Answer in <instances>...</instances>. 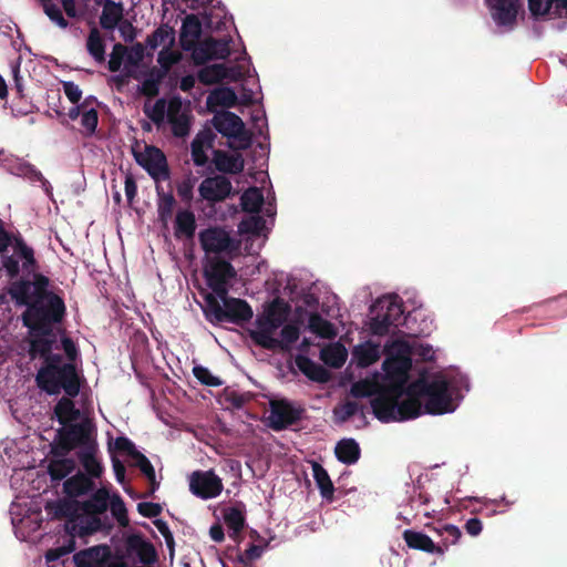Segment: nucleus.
<instances>
[{"label": "nucleus", "mask_w": 567, "mask_h": 567, "mask_svg": "<svg viewBox=\"0 0 567 567\" xmlns=\"http://www.w3.org/2000/svg\"><path fill=\"white\" fill-rule=\"evenodd\" d=\"M10 295L18 303L28 305L23 321L30 329V353L44 360L37 374L39 386L50 394L64 390L69 396L78 395L79 379L72 363L78 351L59 326L65 313L63 299L50 289L49 278L40 274H34L33 281L12 284Z\"/></svg>", "instance_id": "nucleus-1"}, {"label": "nucleus", "mask_w": 567, "mask_h": 567, "mask_svg": "<svg viewBox=\"0 0 567 567\" xmlns=\"http://www.w3.org/2000/svg\"><path fill=\"white\" fill-rule=\"evenodd\" d=\"M91 477L78 473L68 478L63 489L69 498L60 499L53 505L56 516L68 518L65 532L70 534L66 543L51 548L45 554L48 567H65L69 554L75 548L74 536H85L99 530L102 526L100 515L106 511V488L101 487L93 497L84 503L73 499L94 488ZM76 567H106V545H99L81 550L73 556Z\"/></svg>", "instance_id": "nucleus-2"}, {"label": "nucleus", "mask_w": 567, "mask_h": 567, "mask_svg": "<svg viewBox=\"0 0 567 567\" xmlns=\"http://www.w3.org/2000/svg\"><path fill=\"white\" fill-rule=\"evenodd\" d=\"M91 434L92 423L89 419L68 423L59 430L62 445L69 450L80 447L79 458L85 471L93 476H100L102 465L95 458L96 450Z\"/></svg>", "instance_id": "nucleus-3"}, {"label": "nucleus", "mask_w": 567, "mask_h": 567, "mask_svg": "<svg viewBox=\"0 0 567 567\" xmlns=\"http://www.w3.org/2000/svg\"><path fill=\"white\" fill-rule=\"evenodd\" d=\"M204 301L205 307L203 311L205 318L213 324L221 322L243 324L248 322L254 316L252 308L244 299L229 297L228 295L219 298L213 293H206Z\"/></svg>", "instance_id": "nucleus-4"}, {"label": "nucleus", "mask_w": 567, "mask_h": 567, "mask_svg": "<svg viewBox=\"0 0 567 567\" xmlns=\"http://www.w3.org/2000/svg\"><path fill=\"white\" fill-rule=\"evenodd\" d=\"M409 393L425 399L424 411L427 414L451 413L456 408L450 390V382L443 377L432 380L419 379L409 386Z\"/></svg>", "instance_id": "nucleus-5"}, {"label": "nucleus", "mask_w": 567, "mask_h": 567, "mask_svg": "<svg viewBox=\"0 0 567 567\" xmlns=\"http://www.w3.org/2000/svg\"><path fill=\"white\" fill-rule=\"evenodd\" d=\"M12 247V255L7 257L3 266L11 277H16L20 271L31 275L37 270V261L34 251L29 247L22 238H14L11 240L9 235L0 228V252L6 250L7 247Z\"/></svg>", "instance_id": "nucleus-6"}, {"label": "nucleus", "mask_w": 567, "mask_h": 567, "mask_svg": "<svg viewBox=\"0 0 567 567\" xmlns=\"http://www.w3.org/2000/svg\"><path fill=\"white\" fill-rule=\"evenodd\" d=\"M290 312L291 306L280 297L268 302L256 318V329L249 330L254 343L260 340V336L274 334L288 320Z\"/></svg>", "instance_id": "nucleus-7"}, {"label": "nucleus", "mask_w": 567, "mask_h": 567, "mask_svg": "<svg viewBox=\"0 0 567 567\" xmlns=\"http://www.w3.org/2000/svg\"><path fill=\"white\" fill-rule=\"evenodd\" d=\"M204 276L212 293L224 298L228 295L229 284L237 277V271L229 261L214 256L207 259Z\"/></svg>", "instance_id": "nucleus-8"}, {"label": "nucleus", "mask_w": 567, "mask_h": 567, "mask_svg": "<svg viewBox=\"0 0 567 567\" xmlns=\"http://www.w3.org/2000/svg\"><path fill=\"white\" fill-rule=\"evenodd\" d=\"M136 557L137 560L145 567H152L157 560V551L155 546L146 540L142 534L134 533L130 534L124 539L123 553L116 551L115 561H126L125 559Z\"/></svg>", "instance_id": "nucleus-9"}, {"label": "nucleus", "mask_w": 567, "mask_h": 567, "mask_svg": "<svg viewBox=\"0 0 567 567\" xmlns=\"http://www.w3.org/2000/svg\"><path fill=\"white\" fill-rule=\"evenodd\" d=\"M136 162L156 182L168 181L171 177L167 159L163 151L155 146H145V150L135 153Z\"/></svg>", "instance_id": "nucleus-10"}, {"label": "nucleus", "mask_w": 567, "mask_h": 567, "mask_svg": "<svg viewBox=\"0 0 567 567\" xmlns=\"http://www.w3.org/2000/svg\"><path fill=\"white\" fill-rule=\"evenodd\" d=\"M212 124L223 136L238 140L241 143V148L249 146L250 137L245 131L243 120L237 114L229 111H223L214 115Z\"/></svg>", "instance_id": "nucleus-11"}, {"label": "nucleus", "mask_w": 567, "mask_h": 567, "mask_svg": "<svg viewBox=\"0 0 567 567\" xmlns=\"http://www.w3.org/2000/svg\"><path fill=\"white\" fill-rule=\"evenodd\" d=\"M303 409L295 408L289 401L272 400L270 402V414L268 425L274 431H282L297 424L302 416Z\"/></svg>", "instance_id": "nucleus-12"}, {"label": "nucleus", "mask_w": 567, "mask_h": 567, "mask_svg": "<svg viewBox=\"0 0 567 567\" xmlns=\"http://www.w3.org/2000/svg\"><path fill=\"white\" fill-rule=\"evenodd\" d=\"M198 239L203 250L208 254H231L237 249V244L229 233L221 227H208L202 230Z\"/></svg>", "instance_id": "nucleus-13"}, {"label": "nucleus", "mask_w": 567, "mask_h": 567, "mask_svg": "<svg viewBox=\"0 0 567 567\" xmlns=\"http://www.w3.org/2000/svg\"><path fill=\"white\" fill-rule=\"evenodd\" d=\"M190 492L203 499L217 497L223 491L221 478L214 471H195L189 478Z\"/></svg>", "instance_id": "nucleus-14"}, {"label": "nucleus", "mask_w": 567, "mask_h": 567, "mask_svg": "<svg viewBox=\"0 0 567 567\" xmlns=\"http://www.w3.org/2000/svg\"><path fill=\"white\" fill-rule=\"evenodd\" d=\"M231 190L230 181L223 175L206 177L198 187L200 197L213 204L225 200L229 197Z\"/></svg>", "instance_id": "nucleus-15"}, {"label": "nucleus", "mask_w": 567, "mask_h": 567, "mask_svg": "<svg viewBox=\"0 0 567 567\" xmlns=\"http://www.w3.org/2000/svg\"><path fill=\"white\" fill-rule=\"evenodd\" d=\"M8 171L12 175L25 178L30 183H40L47 196L50 198L53 196L52 186L50 182L31 163L22 158L10 159L8 162Z\"/></svg>", "instance_id": "nucleus-16"}, {"label": "nucleus", "mask_w": 567, "mask_h": 567, "mask_svg": "<svg viewBox=\"0 0 567 567\" xmlns=\"http://www.w3.org/2000/svg\"><path fill=\"white\" fill-rule=\"evenodd\" d=\"M300 329L295 323L282 326L280 339L274 338V334L260 336V340L255 344L266 350L289 351L291 346L299 339Z\"/></svg>", "instance_id": "nucleus-17"}, {"label": "nucleus", "mask_w": 567, "mask_h": 567, "mask_svg": "<svg viewBox=\"0 0 567 567\" xmlns=\"http://www.w3.org/2000/svg\"><path fill=\"white\" fill-rule=\"evenodd\" d=\"M370 403L372 412L379 421L384 423L396 421V396L381 392Z\"/></svg>", "instance_id": "nucleus-18"}, {"label": "nucleus", "mask_w": 567, "mask_h": 567, "mask_svg": "<svg viewBox=\"0 0 567 567\" xmlns=\"http://www.w3.org/2000/svg\"><path fill=\"white\" fill-rule=\"evenodd\" d=\"M235 68H228L225 64H210L202 68L197 73L198 81L204 85H213L225 79L236 80Z\"/></svg>", "instance_id": "nucleus-19"}, {"label": "nucleus", "mask_w": 567, "mask_h": 567, "mask_svg": "<svg viewBox=\"0 0 567 567\" xmlns=\"http://www.w3.org/2000/svg\"><path fill=\"white\" fill-rule=\"evenodd\" d=\"M202 22L195 14H188L183 20L179 42L185 51H189L199 41L202 35Z\"/></svg>", "instance_id": "nucleus-20"}, {"label": "nucleus", "mask_w": 567, "mask_h": 567, "mask_svg": "<svg viewBox=\"0 0 567 567\" xmlns=\"http://www.w3.org/2000/svg\"><path fill=\"white\" fill-rule=\"evenodd\" d=\"M403 539L412 549L441 556L444 555V549L441 544H435L427 535L421 532L406 529L403 532Z\"/></svg>", "instance_id": "nucleus-21"}, {"label": "nucleus", "mask_w": 567, "mask_h": 567, "mask_svg": "<svg viewBox=\"0 0 567 567\" xmlns=\"http://www.w3.org/2000/svg\"><path fill=\"white\" fill-rule=\"evenodd\" d=\"M352 362L359 368H368L380 359V344L365 341L352 349Z\"/></svg>", "instance_id": "nucleus-22"}, {"label": "nucleus", "mask_w": 567, "mask_h": 567, "mask_svg": "<svg viewBox=\"0 0 567 567\" xmlns=\"http://www.w3.org/2000/svg\"><path fill=\"white\" fill-rule=\"evenodd\" d=\"M215 167L226 174H239L244 169V159L240 154H228L225 151H214Z\"/></svg>", "instance_id": "nucleus-23"}, {"label": "nucleus", "mask_w": 567, "mask_h": 567, "mask_svg": "<svg viewBox=\"0 0 567 567\" xmlns=\"http://www.w3.org/2000/svg\"><path fill=\"white\" fill-rule=\"evenodd\" d=\"M518 7L515 0H495L492 16L499 25H512L516 21Z\"/></svg>", "instance_id": "nucleus-24"}, {"label": "nucleus", "mask_w": 567, "mask_h": 567, "mask_svg": "<svg viewBox=\"0 0 567 567\" xmlns=\"http://www.w3.org/2000/svg\"><path fill=\"white\" fill-rule=\"evenodd\" d=\"M296 365L311 381L326 383L330 379V373L324 367L306 355H298L296 358Z\"/></svg>", "instance_id": "nucleus-25"}, {"label": "nucleus", "mask_w": 567, "mask_h": 567, "mask_svg": "<svg viewBox=\"0 0 567 567\" xmlns=\"http://www.w3.org/2000/svg\"><path fill=\"white\" fill-rule=\"evenodd\" d=\"M181 104L171 102L167 117L172 126V133L176 137H185L190 131V118L186 113H179Z\"/></svg>", "instance_id": "nucleus-26"}, {"label": "nucleus", "mask_w": 567, "mask_h": 567, "mask_svg": "<svg viewBox=\"0 0 567 567\" xmlns=\"http://www.w3.org/2000/svg\"><path fill=\"white\" fill-rule=\"evenodd\" d=\"M334 453L339 462L351 465L359 461L361 450L354 439H342L337 443Z\"/></svg>", "instance_id": "nucleus-27"}, {"label": "nucleus", "mask_w": 567, "mask_h": 567, "mask_svg": "<svg viewBox=\"0 0 567 567\" xmlns=\"http://www.w3.org/2000/svg\"><path fill=\"white\" fill-rule=\"evenodd\" d=\"M175 43V31L168 24H161L146 38V48L155 51L158 47H173Z\"/></svg>", "instance_id": "nucleus-28"}, {"label": "nucleus", "mask_w": 567, "mask_h": 567, "mask_svg": "<svg viewBox=\"0 0 567 567\" xmlns=\"http://www.w3.org/2000/svg\"><path fill=\"white\" fill-rule=\"evenodd\" d=\"M408 394V399L402 402L396 401V421L415 419L422 414V409L424 408L422 402L419 398L414 396L415 394H410L409 392Z\"/></svg>", "instance_id": "nucleus-29"}, {"label": "nucleus", "mask_w": 567, "mask_h": 567, "mask_svg": "<svg viewBox=\"0 0 567 567\" xmlns=\"http://www.w3.org/2000/svg\"><path fill=\"white\" fill-rule=\"evenodd\" d=\"M54 413L62 425L86 419L69 398H62L58 402Z\"/></svg>", "instance_id": "nucleus-30"}, {"label": "nucleus", "mask_w": 567, "mask_h": 567, "mask_svg": "<svg viewBox=\"0 0 567 567\" xmlns=\"http://www.w3.org/2000/svg\"><path fill=\"white\" fill-rule=\"evenodd\" d=\"M312 475L323 498L333 499L334 486L327 470L318 462H312Z\"/></svg>", "instance_id": "nucleus-31"}, {"label": "nucleus", "mask_w": 567, "mask_h": 567, "mask_svg": "<svg viewBox=\"0 0 567 567\" xmlns=\"http://www.w3.org/2000/svg\"><path fill=\"white\" fill-rule=\"evenodd\" d=\"M196 230V219L194 213L188 209L179 210L175 219V236L193 238Z\"/></svg>", "instance_id": "nucleus-32"}, {"label": "nucleus", "mask_w": 567, "mask_h": 567, "mask_svg": "<svg viewBox=\"0 0 567 567\" xmlns=\"http://www.w3.org/2000/svg\"><path fill=\"white\" fill-rule=\"evenodd\" d=\"M237 94L231 87H218L208 95L207 105L229 109L237 105Z\"/></svg>", "instance_id": "nucleus-33"}, {"label": "nucleus", "mask_w": 567, "mask_h": 567, "mask_svg": "<svg viewBox=\"0 0 567 567\" xmlns=\"http://www.w3.org/2000/svg\"><path fill=\"white\" fill-rule=\"evenodd\" d=\"M348 357L347 349L340 344L336 343L333 346L327 347L321 350L320 358L321 360L329 367L339 369L341 368Z\"/></svg>", "instance_id": "nucleus-34"}, {"label": "nucleus", "mask_w": 567, "mask_h": 567, "mask_svg": "<svg viewBox=\"0 0 567 567\" xmlns=\"http://www.w3.org/2000/svg\"><path fill=\"white\" fill-rule=\"evenodd\" d=\"M264 204V194L258 187H249L240 197L241 209L258 214Z\"/></svg>", "instance_id": "nucleus-35"}, {"label": "nucleus", "mask_w": 567, "mask_h": 567, "mask_svg": "<svg viewBox=\"0 0 567 567\" xmlns=\"http://www.w3.org/2000/svg\"><path fill=\"white\" fill-rule=\"evenodd\" d=\"M156 192L158 195V203H157L158 218L161 221L167 223L173 216L176 200L172 193H165L163 187H161L159 185L156 186Z\"/></svg>", "instance_id": "nucleus-36"}, {"label": "nucleus", "mask_w": 567, "mask_h": 567, "mask_svg": "<svg viewBox=\"0 0 567 567\" xmlns=\"http://www.w3.org/2000/svg\"><path fill=\"white\" fill-rule=\"evenodd\" d=\"M233 39L230 35L216 39L208 37L205 39V45L210 49L214 59L225 60L231 54L230 43Z\"/></svg>", "instance_id": "nucleus-37"}, {"label": "nucleus", "mask_w": 567, "mask_h": 567, "mask_svg": "<svg viewBox=\"0 0 567 567\" xmlns=\"http://www.w3.org/2000/svg\"><path fill=\"white\" fill-rule=\"evenodd\" d=\"M109 511L112 516L117 520L121 527H127L130 524L127 509L124 501L117 493L109 492Z\"/></svg>", "instance_id": "nucleus-38"}, {"label": "nucleus", "mask_w": 567, "mask_h": 567, "mask_svg": "<svg viewBox=\"0 0 567 567\" xmlns=\"http://www.w3.org/2000/svg\"><path fill=\"white\" fill-rule=\"evenodd\" d=\"M224 520L227 527L233 532L230 537L236 538L245 527V515L238 507H229L224 512Z\"/></svg>", "instance_id": "nucleus-39"}, {"label": "nucleus", "mask_w": 567, "mask_h": 567, "mask_svg": "<svg viewBox=\"0 0 567 567\" xmlns=\"http://www.w3.org/2000/svg\"><path fill=\"white\" fill-rule=\"evenodd\" d=\"M309 329L321 338L331 339L336 337L333 324L317 312L311 313L309 317Z\"/></svg>", "instance_id": "nucleus-40"}, {"label": "nucleus", "mask_w": 567, "mask_h": 567, "mask_svg": "<svg viewBox=\"0 0 567 567\" xmlns=\"http://www.w3.org/2000/svg\"><path fill=\"white\" fill-rule=\"evenodd\" d=\"M412 368L411 357L394 355L389 357L383 362V369L388 373H396L399 375H406Z\"/></svg>", "instance_id": "nucleus-41"}, {"label": "nucleus", "mask_w": 567, "mask_h": 567, "mask_svg": "<svg viewBox=\"0 0 567 567\" xmlns=\"http://www.w3.org/2000/svg\"><path fill=\"white\" fill-rule=\"evenodd\" d=\"M111 439L112 437L109 435V452L111 455H125L132 460L135 453L138 452L135 444L126 436H118L113 443Z\"/></svg>", "instance_id": "nucleus-42"}, {"label": "nucleus", "mask_w": 567, "mask_h": 567, "mask_svg": "<svg viewBox=\"0 0 567 567\" xmlns=\"http://www.w3.org/2000/svg\"><path fill=\"white\" fill-rule=\"evenodd\" d=\"M381 309L385 308L383 312L394 326H398L403 315V306L396 298H390L385 300H379L378 302Z\"/></svg>", "instance_id": "nucleus-43"}, {"label": "nucleus", "mask_w": 567, "mask_h": 567, "mask_svg": "<svg viewBox=\"0 0 567 567\" xmlns=\"http://www.w3.org/2000/svg\"><path fill=\"white\" fill-rule=\"evenodd\" d=\"M437 533L443 537L441 546L443 547L444 553L447 550L450 545H455L462 537L461 529L452 524L443 525L442 528L437 529Z\"/></svg>", "instance_id": "nucleus-44"}, {"label": "nucleus", "mask_w": 567, "mask_h": 567, "mask_svg": "<svg viewBox=\"0 0 567 567\" xmlns=\"http://www.w3.org/2000/svg\"><path fill=\"white\" fill-rule=\"evenodd\" d=\"M361 412V416L364 417L363 409L355 401H347L341 406L334 409V415L339 422L344 423L354 416L358 412Z\"/></svg>", "instance_id": "nucleus-45"}, {"label": "nucleus", "mask_w": 567, "mask_h": 567, "mask_svg": "<svg viewBox=\"0 0 567 567\" xmlns=\"http://www.w3.org/2000/svg\"><path fill=\"white\" fill-rule=\"evenodd\" d=\"M87 50L90 54L96 61H103L104 59V45L103 40L96 29H93L87 39Z\"/></svg>", "instance_id": "nucleus-46"}, {"label": "nucleus", "mask_w": 567, "mask_h": 567, "mask_svg": "<svg viewBox=\"0 0 567 567\" xmlns=\"http://www.w3.org/2000/svg\"><path fill=\"white\" fill-rule=\"evenodd\" d=\"M74 468L71 460H61L52 462L49 466L50 475L53 480H62L66 477Z\"/></svg>", "instance_id": "nucleus-47"}, {"label": "nucleus", "mask_w": 567, "mask_h": 567, "mask_svg": "<svg viewBox=\"0 0 567 567\" xmlns=\"http://www.w3.org/2000/svg\"><path fill=\"white\" fill-rule=\"evenodd\" d=\"M181 59V54L172 50V47H165L159 51L157 62L163 69L164 73L168 72L171 68L176 64Z\"/></svg>", "instance_id": "nucleus-48"}, {"label": "nucleus", "mask_w": 567, "mask_h": 567, "mask_svg": "<svg viewBox=\"0 0 567 567\" xmlns=\"http://www.w3.org/2000/svg\"><path fill=\"white\" fill-rule=\"evenodd\" d=\"M81 126L84 134L91 135L97 126V112L94 107L89 106L81 115Z\"/></svg>", "instance_id": "nucleus-49"}, {"label": "nucleus", "mask_w": 567, "mask_h": 567, "mask_svg": "<svg viewBox=\"0 0 567 567\" xmlns=\"http://www.w3.org/2000/svg\"><path fill=\"white\" fill-rule=\"evenodd\" d=\"M193 373L195 378L204 385L219 386L223 384V381L218 377L213 375L212 372L203 365L194 367Z\"/></svg>", "instance_id": "nucleus-50"}, {"label": "nucleus", "mask_w": 567, "mask_h": 567, "mask_svg": "<svg viewBox=\"0 0 567 567\" xmlns=\"http://www.w3.org/2000/svg\"><path fill=\"white\" fill-rule=\"evenodd\" d=\"M190 50L195 65H204L209 60H214L210 49L205 45V39L198 41Z\"/></svg>", "instance_id": "nucleus-51"}, {"label": "nucleus", "mask_w": 567, "mask_h": 567, "mask_svg": "<svg viewBox=\"0 0 567 567\" xmlns=\"http://www.w3.org/2000/svg\"><path fill=\"white\" fill-rule=\"evenodd\" d=\"M153 524L155 525V527L158 529V532L165 538L166 546L169 550V556H171V558H173L174 554H175V540H174L173 533L171 532V529L168 527V524L161 518L154 519Z\"/></svg>", "instance_id": "nucleus-52"}, {"label": "nucleus", "mask_w": 567, "mask_h": 567, "mask_svg": "<svg viewBox=\"0 0 567 567\" xmlns=\"http://www.w3.org/2000/svg\"><path fill=\"white\" fill-rule=\"evenodd\" d=\"M392 321L384 313H379L371 320L370 330L375 336H385L389 332Z\"/></svg>", "instance_id": "nucleus-53"}, {"label": "nucleus", "mask_w": 567, "mask_h": 567, "mask_svg": "<svg viewBox=\"0 0 567 567\" xmlns=\"http://www.w3.org/2000/svg\"><path fill=\"white\" fill-rule=\"evenodd\" d=\"M122 3L109 0V32L113 31L123 19Z\"/></svg>", "instance_id": "nucleus-54"}, {"label": "nucleus", "mask_w": 567, "mask_h": 567, "mask_svg": "<svg viewBox=\"0 0 567 567\" xmlns=\"http://www.w3.org/2000/svg\"><path fill=\"white\" fill-rule=\"evenodd\" d=\"M265 224L266 221L261 216H251L250 218L241 221L240 229L244 233L259 235L265 227Z\"/></svg>", "instance_id": "nucleus-55"}, {"label": "nucleus", "mask_w": 567, "mask_h": 567, "mask_svg": "<svg viewBox=\"0 0 567 567\" xmlns=\"http://www.w3.org/2000/svg\"><path fill=\"white\" fill-rule=\"evenodd\" d=\"M111 462H112V466H113V471H114L116 481L123 486L124 491L131 495L132 491L128 486H126L125 465L123 464V462H121V460L116 455H111Z\"/></svg>", "instance_id": "nucleus-56"}, {"label": "nucleus", "mask_w": 567, "mask_h": 567, "mask_svg": "<svg viewBox=\"0 0 567 567\" xmlns=\"http://www.w3.org/2000/svg\"><path fill=\"white\" fill-rule=\"evenodd\" d=\"M131 465L137 467L145 477H153V473H155V468L151 461L140 451L135 453Z\"/></svg>", "instance_id": "nucleus-57"}, {"label": "nucleus", "mask_w": 567, "mask_h": 567, "mask_svg": "<svg viewBox=\"0 0 567 567\" xmlns=\"http://www.w3.org/2000/svg\"><path fill=\"white\" fill-rule=\"evenodd\" d=\"M126 52L127 48L125 45L121 43L114 44L111 58L109 59V71L115 72L120 69Z\"/></svg>", "instance_id": "nucleus-58"}, {"label": "nucleus", "mask_w": 567, "mask_h": 567, "mask_svg": "<svg viewBox=\"0 0 567 567\" xmlns=\"http://www.w3.org/2000/svg\"><path fill=\"white\" fill-rule=\"evenodd\" d=\"M145 49L142 43L137 42L131 48H127V52L125 53L126 62L131 65H137L140 62L143 61L145 56Z\"/></svg>", "instance_id": "nucleus-59"}, {"label": "nucleus", "mask_w": 567, "mask_h": 567, "mask_svg": "<svg viewBox=\"0 0 567 567\" xmlns=\"http://www.w3.org/2000/svg\"><path fill=\"white\" fill-rule=\"evenodd\" d=\"M163 507L158 503L142 502L137 504V512L147 518H155L161 515Z\"/></svg>", "instance_id": "nucleus-60"}, {"label": "nucleus", "mask_w": 567, "mask_h": 567, "mask_svg": "<svg viewBox=\"0 0 567 567\" xmlns=\"http://www.w3.org/2000/svg\"><path fill=\"white\" fill-rule=\"evenodd\" d=\"M386 351L390 357L394 355H405L411 357L412 349L411 346L402 340H395L390 346L386 347Z\"/></svg>", "instance_id": "nucleus-61"}, {"label": "nucleus", "mask_w": 567, "mask_h": 567, "mask_svg": "<svg viewBox=\"0 0 567 567\" xmlns=\"http://www.w3.org/2000/svg\"><path fill=\"white\" fill-rule=\"evenodd\" d=\"M44 12L59 27L66 28L68 22L63 18L62 11H61V9L58 6L52 4V3H45L44 4Z\"/></svg>", "instance_id": "nucleus-62"}, {"label": "nucleus", "mask_w": 567, "mask_h": 567, "mask_svg": "<svg viewBox=\"0 0 567 567\" xmlns=\"http://www.w3.org/2000/svg\"><path fill=\"white\" fill-rule=\"evenodd\" d=\"M161 76L154 78L153 75L146 78L142 82L141 92L142 94L153 97L158 94V84H159Z\"/></svg>", "instance_id": "nucleus-63"}, {"label": "nucleus", "mask_w": 567, "mask_h": 567, "mask_svg": "<svg viewBox=\"0 0 567 567\" xmlns=\"http://www.w3.org/2000/svg\"><path fill=\"white\" fill-rule=\"evenodd\" d=\"M205 150L206 148L199 145L198 142H192V159L196 166H205L207 164L208 156L206 155Z\"/></svg>", "instance_id": "nucleus-64"}]
</instances>
